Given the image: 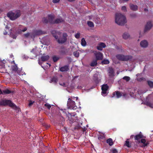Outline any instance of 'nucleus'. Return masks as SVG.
<instances>
[{
    "instance_id": "nucleus-1",
    "label": "nucleus",
    "mask_w": 153,
    "mask_h": 153,
    "mask_svg": "<svg viewBox=\"0 0 153 153\" xmlns=\"http://www.w3.org/2000/svg\"><path fill=\"white\" fill-rule=\"evenodd\" d=\"M116 93H114L113 94V97H116L117 98H119L123 96L126 98H127L129 97V96L133 97L135 98H139V95L143 93L142 92V91L141 90H139L137 91L136 90L134 91L133 90L132 91H131L130 94H124L121 93L119 91H117Z\"/></svg>"
},
{
    "instance_id": "nucleus-2",
    "label": "nucleus",
    "mask_w": 153,
    "mask_h": 153,
    "mask_svg": "<svg viewBox=\"0 0 153 153\" xmlns=\"http://www.w3.org/2000/svg\"><path fill=\"white\" fill-rule=\"evenodd\" d=\"M115 21L117 24L123 25L126 23L127 20L125 16L120 13H117L115 15Z\"/></svg>"
},
{
    "instance_id": "nucleus-3",
    "label": "nucleus",
    "mask_w": 153,
    "mask_h": 153,
    "mask_svg": "<svg viewBox=\"0 0 153 153\" xmlns=\"http://www.w3.org/2000/svg\"><path fill=\"white\" fill-rule=\"evenodd\" d=\"M8 105L16 109H18L19 111V109L13 103L9 100H2L0 101V105Z\"/></svg>"
},
{
    "instance_id": "nucleus-4",
    "label": "nucleus",
    "mask_w": 153,
    "mask_h": 153,
    "mask_svg": "<svg viewBox=\"0 0 153 153\" xmlns=\"http://www.w3.org/2000/svg\"><path fill=\"white\" fill-rule=\"evenodd\" d=\"M53 16L52 15H49L48 17V19L49 22L51 23H58L62 22L63 21V20L60 17L56 19L55 21H53ZM43 21L45 23H47L48 22V21L45 18L43 19Z\"/></svg>"
},
{
    "instance_id": "nucleus-5",
    "label": "nucleus",
    "mask_w": 153,
    "mask_h": 153,
    "mask_svg": "<svg viewBox=\"0 0 153 153\" xmlns=\"http://www.w3.org/2000/svg\"><path fill=\"white\" fill-rule=\"evenodd\" d=\"M42 33L43 32L42 31L36 30L33 31V33H28L26 34H25L24 36L26 37L33 39L35 37L42 34Z\"/></svg>"
},
{
    "instance_id": "nucleus-6",
    "label": "nucleus",
    "mask_w": 153,
    "mask_h": 153,
    "mask_svg": "<svg viewBox=\"0 0 153 153\" xmlns=\"http://www.w3.org/2000/svg\"><path fill=\"white\" fill-rule=\"evenodd\" d=\"M20 14V11H18L15 13L11 12L8 13L7 16L11 20H13L19 17Z\"/></svg>"
},
{
    "instance_id": "nucleus-7",
    "label": "nucleus",
    "mask_w": 153,
    "mask_h": 153,
    "mask_svg": "<svg viewBox=\"0 0 153 153\" xmlns=\"http://www.w3.org/2000/svg\"><path fill=\"white\" fill-rule=\"evenodd\" d=\"M76 114L75 113L71 114L68 112V114H67L68 120L70 123H72L74 122L78 123V120L77 119H76L77 117L75 116Z\"/></svg>"
},
{
    "instance_id": "nucleus-8",
    "label": "nucleus",
    "mask_w": 153,
    "mask_h": 153,
    "mask_svg": "<svg viewBox=\"0 0 153 153\" xmlns=\"http://www.w3.org/2000/svg\"><path fill=\"white\" fill-rule=\"evenodd\" d=\"M67 105L70 109H74L76 108V106L75 105V102L72 100L70 98L68 99Z\"/></svg>"
},
{
    "instance_id": "nucleus-9",
    "label": "nucleus",
    "mask_w": 153,
    "mask_h": 153,
    "mask_svg": "<svg viewBox=\"0 0 153 153\" xmlns=\"http://www.w3.org/2000/svg\"><path fill=\"white\" fill-rule=\"evenodd\" d=\"M108 88V86L107 84H104L102 86V95L103 96H105L107 95V91Z\"/></svg>"
},
{
    "instance_id": "nucleus-10",
    "label": "nucleus",
    "mask_w": 153,
    "mask_h": 153,
    "mask_svg": "<svg viewBox=\"0 0 153 153\" xmlns=\"http://www.w3.org/2000/svg\"><path fill=\"white\" fill-rule=\"evenodd\" d=\"M116 58L119 60L126 61L129 59V57L127 56H124L121 54H118L116 56Z\"/></svg>"
},
{
    "instance_id": "nucleus-11",
    "label": "nucleus",
    "mask_w": 153,
    "mask_h": 153,
    "mask_svg": "<svg viewBox=\"0 0 153 153\" xmlns=\"http://www.w3.org/2000/svg\"><path fill=\"white\" fill-rule=\"evenodd\" d=\"M94 55L96 57V60H101L103 58V55L102 53L97 51L94 52Z\"/></svg>"
},
{
    "instance_id": "nucleus-12",
    "label": "nucleus",
    "mask_w": 153,
    "mask_h": 153,
    "mask_svg": "<svg viewBox=\"0 0 153 153\" xmlns=\"http://www.w3.org/2000/svg\"><path fill=\"white\" fill-rule=\"evenodd\" d=\"M106 46L105 44L103 42H100L98 44L97 46V48L99 50L102 51L103 48H105Z\"/></svg>"
},
{
    "instance_id": "nucleus-13",
    "label": "nucleus",
    "mask_w": 153,
    "mask_h": 153,
    "mask_svg": "<svg viewBox=\"0 0 153 153\" xmlns=\"http://www.w3.org/2000/svg\"><path fill=\"white\" fill-rule=\"evenodd\" d=\"M40 50L39 48L37 49L36 48H33L31 52L34 54L35 57H36L39 54Z\"/></svg>"
},
{
    "instance_id": "nucleus-14",
    "label": "nucleus",
    "mask_w": 153,
    "mask_h": 153,
    "mask_svg": "<svg viewBox=\"0 0 153 153\" xmlns=\"http://www.w3.org/2000/svg\"><path fill=\"white\" fill-rule=\"evenodd\" d=\"M153 25L152 23L151 22H149L146 24L145 27V31L149 30L151 29L152 26Z\"/></svg>"
},
{
    "instance_id": "nucleus-15",
    "label": "nucleus",
    "mask_w": 153,
    "mask_h": 153,
    "mask_svg": "<svg viewBox=\"0 0 153 153\" xmlns=\"http://www.w3.org/2000/svg\"><path fill=\"white\" fill-rule=\"evenodd\" d=\"M27 30V27H23L22 26L20 25L19 27V30L18 31V33L20 34L22 32H25Z\"/></svg>"
},
{
    "instance_id": "nucleus-16",
    "label": "nucleus",
    "mask_w": 153,
    "mask_h": 153,
    "mask_svg": "<svg viewBox=\"0 0 153 153\" xmlns=\"http://www.w3.org/2000/svg\"><path fill=\"white\" fill-rule=\"evenodd\" d=\"M141 143L143 144V146H147L149 144V142L148 141H146L144 139H141L140 141H139V143Z\"/></svg>"
},
{
    "instance_id": "nucleus-17",
    "label": "nucleus",
    "mask_w": 153,
    "mask_h": 153,
    "mask_svg": "<svg viewBox=\"0 0 153 153\" xmlns=\"http://www.w3.org/2000/svg\"><path fill=\"white\" fill-rule=\"evenodd\" d=\"M123 38L125 39H128L131 38L129 33L128 32H125L123 35Z\"/></svg>"
},
{
    "instance_id": "nucleus-18",
    "label": "nucleus",
    "mask_w": 153,
    "mask_h": 153,
    "mask_svg": "<svg viewBox=\"0 0 153 153\" xmlns=\"http://www.w3.org/2000/svg\"><path fill=\"white\" fill-rule=\"evenodd\" d=\"M148 42L146 40L142 41L140 43L141 46L143 48H146L148 45Z\"/></svg>"
},
{
    "instance_id": "nucleus-19",
    "label": "nucleus",
    "mask_w": 153,
    "mask_h": 153,
    "mask_svg": "<svg viewBox=\"0 0 153 153\" xmlns=\"http://www.w3.org/2000/svg\"><path fill=\"white\" fill-rule=\"evenodd\" d=\"M108 75L112 77L114 76V73L112 68H109L108 70Z\"/></svg>"
},
{
    "instance_id": "nucleus-20",
    "label": "nucleus",
    "mask_w": 153,
    "mask_h": 153,
    "mask_svg": "<svg viewBox=\"0 0 153 153\" xmlns=\"http://www.w3.org/2000/svg\"><path fill=\"white\" fill-rule=\"evenodd\" d=\"M58 81L56 77H54L51 79L50 82L54 84H56Z\"/></svg>"
},
{
    "instance_id": "nucleus-21",
    "label": "nucleus",
    "mask_w": 153,
    "mask_h": 153,
    "mask_svg": "<svg viewBox=\"0 0 153 153\" xmlns=\"http://www.w3.org/2000/svg\"><path fill=\"white\" fill-rule=\"evenodd\" d=\"M66 40V38H59L58 40L57 41L59 43H63L65 42Z\"/></svg>"
},
{
    "instance_id": "nucleus-22",
    "label": "nucleus",
    "mask_w": 153,
    "mask_h": 153,
    "mask_svg": "<svg viewBox=\"0 0 153 153\" xmlns=\"http://www.w3.org/2000/svg\"><path fill=\"white\" fill-rule=\"evenodd\" d=\"M144 103L146 105L149 106L151 108L153 109V102H144Z\"/></svg>"
},
{
    "instance_id": "nucleus-23",
    "label": "nucleus",
    "mask_w": 153,
    "mask_h": 153,
    "mask_svg": "<svg viewBox=\"0 0 153 153\" xmlns=\"http://www.w3.org/2000/svg\"><path fill=\"white\" fill-rule=\"evenodd\" d=\"M143 137V135L141 134H139L136 135L135 137V140L139 142L140 139Z\"/></svg>"
},
{
    "instance_id": "nucleus-24",
    "label": "nucleus",
    "mask_w": 153,
    "mask_h": 153,
    "mask_svg": "<svg viewBox=\"0 0 153 153\" xmlns=\"http://www.w3.org/2000/svg\"><path fill=\"white\" fill-rule=\"evenodd\" d=\"M49 58L48 56H43L41 58V60L43 61H45L48 60Z\"/></svg>"
},
{
    "instance_id": "nucleus-25",
    "label": "nucleus",
    "mask_w": 153,
    "mask_h": 153,
    "mask_svg": "<svg viewBox=\"0 0 153 153\" xmlns=\"http://www.w3.org/2000/svg\"><path fill=\"white\" fill-rule=\"evenodd\" d=\"M68 69V66H65L64 67L61 68L60 71H66Z\"/></svg>"
},
{
    "instance_id": "nucleus-26",
    "label": "nucleus",
    "mask_w": 153,
    "mask_h": 153,
    "mask_svg": "<svg viewBox=\"0 0 153 153\" xmlns=\"http://www.w3.org/2000/svg\"><path fill=\"white\" fill-rule=\"evenodd\" d=\"M81 44V45L83 47H85L86 46V42L84 38H83L82 39Z\"/></svg>"
},
{
    "instance_id": "nucleus-27",
    "label": "nucleus",
    "mask_w": 153,
    "mask_h": 153,
    "mask_svg": "<svg viewBox=\"0 0 153 153\" xmlns=\"http://www.w3.org/2000/svg\"><path fill=\"white\" fill-rule=\"evenodd\" d=\"M130 7L131 9L133 10H136L137 9V6L136 5L130 4Z\"/></svg>"
},
{
    "instance_id": "nucleus-28",
    "label": "nucleus",
    "mask_w": 153,
    "mask_h": 153,
    "mask_svg": "<svg viewBox=\"0 0 153 153\" xmlns=\"http://www.w3.org/2000/svg\"><path fill=\"white\" fill-rule=\"evenodd\" d=\"M88 25L90 27H93L94 26V24L93 22L90 21H88L87 22Z\"/></svg>"
},
{
    "instance_id": "nucleus-29",
    "label": "nucleus",
    "mask_w": 153,
    "mask_h": 153,
    "mask_svg": "<svg viewBox=\"0 0 153 153\" xmlns=\"http://www.w3.org/2000/svg\"><path fill=\"white\" fill-rule=\"evenodd\" d=\"M107 143H108L110 146H112L113 144V142L111 138H109L107 140Z\"/></svg>"
},
{
    "instance_id": "nucleus-30",
    "label": "nucleus",
    "mask_w": 153,
    "mask_h": 153,
    "mask_svg": "<svg viewBox=\"0 0 153 153\" xmlns=\"http://www.w3.org/2000/svg\"><path fill=\"white\" fill-rule=\"evenodd\" d=\"M97 64V60H95L93 61L91 63L90 65L91 66H96Z\"/></svg>"
},
{
    "instance_id": "nucleus-31",
    "label": "nucleus",
    "mask_w": 153,
    "mask_h": 153,
    "mask_svg": "<svg viewBox=\"0 0 153 153\" xmlns=\"http://www.w3.org/2000/svg\"><path fill=\"white\" fill-rule=\"evenodd\" d=\"M125 146H126L128 147L129 148L131 147V146L129 144V141L128 139H127L126 141V143L125 144Z\"/></svg>"
},
{
    "instance_id": "nucleus-32",
    "label": "nucleus",
    "mask_w": 153,
    "mask_h": 153,
    "mask_svg": "<svg viewBox=\"0 0 153 153\" xmlns=\"http://www.w3.org/2000/svg\"><path fill=\"white\" fill-rule=\"evenodd\" d=\"M12 69L13 71H16L17 70L18 68L16 65H14L12 67Z\"/></svg>"
},
{
    "instance_id": "nucleus-33",
    "label": "nucleus",
    "mask_w": 153,
    "mask_h": 153,
    "mask_svg": "<svg viewBox=\"0 0 153 153\" xmlns=\"http://www.w3.org/2000/svg\"><path fill=\"white\" fill-rule=\"evenodd\" d=\"M109 62L108 59H104L102 61V63L104 64H109Z\"/></svg>"
},
{
    "instance_id": "nucleus-34",
    "label": "nucleus",
    "mask_w": 153,
    "mask_h": 153,
    "mask_svg": "<svg viewBox=\"0 0 153 153\" xmlns=\"http://www.w3.org/2000/svg\"><path fill=\"white\" fill-rule=\"evenodd\" d=\"M10 91L8 89H5L3 91V94H9L10 93Z\"/></svg>"
},
{
    "instance_id": "nucleus-35",
    "label": "nucleus",
    "mask_w": 153,
    "mask_h": 153,
    "mask_svg": "<svg viewBox=\"0 0 153 153\" xmlns=\"http://www.w3.org/2000/svg\"><path fill=\"white\" fill-rule=\"evenodd\" d=\"M148 83L149 86L151 88L153 87V82L150 81H148Z\"/></svg>"
},
{
    "instance_id": "nucleus-36",
    "label": "nucleus",
    "mask_w": 153,
    "mask_h": 153,
    "mask_svg": "<svg viewBox=\"0 0 153 153\" xmlns=\"http://www.w3.org/2000/svg\"><path fill=\"white\" fill-rule=\"evenodd\" d=\"M59 84L61 86H62L63 87H67V84L66 83H65L64 82H59Z\"/></svg>"
},
{
    "instance_id": "nucleus-37",
    "label": "nucleus",
    "mask_w": 153,
    "mask_h": 153,
    "mask_svg": "<svg viewBox=\"0 0 153 153\" xmlns=\"http://www.w3.org/2000/svg\"><path fill=\"white\" fill-rule=\"evenodd\" d=\"M10 33V36L12 37L13 39H16L17 36L16 34L15 35H13L12 32L11 31Z\"/></svg>"
},
{
    "instance_id": "nucleus-38",
    "label": "nucleus",
    "mask_w": 153,
    "mask_h": 153,
    "mask_svg": "<svg viewBox=\"0 0 153 153\" xmlns=\"http://www.w3.org/2000/svg\"><path fill=\"white\" fill-rule=\"evenodd\" d=\"M123 79L126 80V81H128L130 80V78L128 76H125L123 78Z\"/></svg>"
},
{
    "instance_id": "nucleus-39",
    "label": "nucleus",
    "mask_w": 153,
    "mask_h": 153,
    "mask_svg": "<svg viewBox=\"0 0 153 153\" xmlns=\"http://www.w3.org/2000/svg\"><path fill=\"white\" fill-rule=\"evenodd\" d=\"M74 55L76 57H78L79 56V53L77 51L74 52Z\"/></svg>"
},
{
    "instance_id": "nucleus-40",
    "label": "nucleus",
    "mask_w": 153,
    "mask_h": 153,
    "mask_svg": "<svg viewBox=\"0 0 153 153\" xmlns=\"http://www.w3.org/2000/svg\"><path fill=\"white\" fill-rule=\"evenodd\" d=\"M121 10L123 11L124 12H126L127 11L126 7L125 6H123L122 7Z\"/></svg>"
},
{
    "instance_id": "nucleus-41",
    "label": "nucleus",
    "mask_w": 153,
    "mask_h": 153,
    "mask_svg": "<svg viewBox=\"0 0 153 153\" xmlns=\"http://www.w3.org/2000/svg\"><path fill=\"white\" fill-rule=\"evenodd\" d=\"M80 36V33H76L75 35V37L76 39H78V38H79Z\"/></svg>"
},
{
    "instance_id": "nucleus-42",
    "label": "nucleus",
    "mask_w": 153,
    "mask_h": 153,
    "mask_svg": "<svg viewBox=\"0 0 153 153\" xmlns=\"http://www.w3.org/2000/svg\"><path fill=\"white\" fill-rule=\"evenodd\" d=\"M45 106L47 107L48 108L50 109L51 106L48 103H46L44 105Z\"/></svg>"
},
{
    "instance_id": "nucleus-43",
    "label": "nucleus",
    "mask_w": 153,
    "mask_h": 153,
    "mask_svg": "<svg viewBox=\"0 0 153 153\" xmlns=\"http://www.w3.org/2000/svg\"><path fill=\"white\" fill-rule=\"evenodd\" d=\"M59 59V58L56 56H54L53 57V60L54 62L57 61Z\"/></svg>"
},
{
    "instance_id": "nucleus-44",
    "label": "nucleus",
    "mask_w": 153,
    "mask_h": 153,
    "mask_svg": "<svg viewBox=\"0 0 153 153\" xmlns=\"http://www.w3.org/2000/svg\"><path fill=\"white\" fill-rule=\"evenodd\" d=\"M60 0H53V2L54 3H56L59 2Z\"/></svg>"
},
{
    "instance_id": "nucleus-45",
    "label": "nucleus",
    "mask_w": 153,
    "mask_h": 153,
    "mask_svg": "<svg viewBox=\"0 0 153 153\" xmlns=\"http://www.w3.org/2000/svg\"><path fill=\"white\" fill-rule=\"evenodd\" d=\"M67 36V35L66 33H64L63 34V37L65 38H66Z\"/></svg>"
},
{
    "instance_id": "nucleus-46",
    "label": "nucleus",
    "mask_w": 153,
    "mask_h": 153,
    "mask_svg": "<svg viewBox=\"0 0 153 153\" xmlns=\"http://www.w3.org/2000/svg\"><path fill=\"white\" fill-rule=\"evenodd\" d=\"M34 102V101L33 102L32 101H30L29 102V106H30L32 105V104H33V102Z\"/></svg>"
},
{
    "instance_id": "nucleus-47",
    "label": "nucleus",
    "mask_w": 153,
    "mask_h": 153,
    "mask_svg": "<svg viewBox=\"0 0 153 153\" xmlns=\"http://www.w3.org/2000/svg\"><path fill=\"white\" fill-rule=\"evenodd\" d=\"M112 153H118L117 150L115 149L112 150Z\"/></svg>"
},
{
    "instance_id": "nucleus-48",
    "label": "nucleus",
    "mask_w": 153,
    "mask_h": 153,
    "mask_svg": "<svg viewBox=\"0 0 153 153\" xmlns=\"http://www.w3.org/2000/svg\"><path fill=\"white\" fill-rule=\"evenodd\" d=\"M53 36L56 39H58V36L56 35H53Z\"/></svg>"
},
{
    "instance_id": "nucleus-49",
    "label": "nucleus",
    "mask_w": 153,
    "mask_h": 153,
    "mask_svg": "<svg viewBox=\"0 0 153 153\" xmlns=\"http://www.w3.org/2000/svg\"><path fill=\"white\" fill-rule=\"evenodd\" d=\"M144 78H141L139 80V81H141V80H143Z\"/></svg>"
},
{
    "instance_id": "nucleus-50",
    "label": "nucleus",
    "mask_w": 153,
    "mask_h": 153,
    "mask_svg": "<svg viewBox=\"0 0 153 153\" xmlns=\"http://www.w3.org/2000/svg\"><path fill=\"white\" fill-rule=\"evenodd\" d=\"M8 26H7L6 27V31H7L8 30V29L7 28L8 27Z\"/></svg>"
},
{
    "instance_id": "nucleus-51",
    "label": "nucleus",
    "mask_w": 153,
    "mask_h": 153,
    "mask_svg": "<svg viewBox=\"0 0 153 153\" xmlns=\"http://www.w3.org/2000/svg\"><path fill=\"white\" fill-rule=\"evenodd\" d=\"M4 35H6L7 34V32L6 31L5 32H4Z\"/></svg>"
},
{
    "instance_id": "nucleus-52",
    "label": "nucleus",
    "mask_w": 153,
    "mask_h": 153,
    "mask_svg": "<svg viewBox=\"0 0 153 153\" xmlns=\"http://www.w3.org/2000/svg\"><path fill=\"white\" fill-rule=\"evenodd\" d=\"M39 64L40 65H41V63H40V61H39Z\"/></svg>"
},
{
    "instance_id": "nucleus-53",
    "label": "nucleus",
    "mask_w": 153,
    "mask_h": 153,
    "mask_svg": "<svg viewBox=\"0 0 153 153\" xmlns=\"http://www.w3.org/2000/svg\"><path fill=\"white\" fill-rule=\"evenodd\" d=\"M74 98H75V97H71V98H72V99H74Z\"/></svg>"
},
{
    "instance_id": "nucleus-54",
    "label": "nucleus",
    "mask_w": 153,
    "mask_h": 153,
    "mask_svg": "<svg viewBox=\"0 0 153 153\" xmlns=\"http://www.w3.org/2000/svg\"><path fill=\"white\" fill-rule=\"evenodd\" d=\"M75 98H76V100H77L78 99V97H75Z\"/></svg>"
},
{
    "instance_id": "nucleus-55",
    "label": "nucleus",
    "mask_w": 153,
    "mask_h": 153,
    "mask_svg": "<svg viewBox=\"0 0 153 153\" xmlns=\"http://www.w3.org/2000/svg\"><path fill=\"white\" fill-rule=\"evenodd\" d=\"M147 9H144V10H145V11H147Z\"/></svg>"
},
{
    "instance_id": "nucleus-56",
    "label": "nucleus",
    "mask_w": 153,
    "mask_h": 153,
    "mask_svg": "<svg viewBox=\"0 0 153 153\" xmlns=\"http://www.w3.org/2000/svg\"><path fill=\"white\" fill-rule=\"evenodd\" d=\"M13 56H10V57H11V58H12Z\"/></svg>"
},
{
    "instance_id": "nucleus-57",
    "label": "nucleus",
    "mask_w": 153,
    "mask_h": 153,
    "mask_svg": "<svg viewBox=\"0 0 153 153\" xmlns=\"http://www.w3.org/2000/svg\"><path fill=\"white\" fill-rule=\"evenodd\" d=\"M12 62H12H13V63L14 64L15 63L14 62V61H13Z\"/></svg>"
},
{
    "instance_id": "nucleus-58",
    "label": "nucleus",
    "mask_w": 153,
    "mask_h": 153,
    "mask_svg": "<svg viewBox=\"0 0 153 153\" xmlns=\"http://www.w3.org/2000/svg\"><path fill=\"white\" fill-rule=\"evenodd\" d=\"M78 88H79V89H80V87H78Z\"/></svg>"
},
{
    "instance_id": "nucleus-59",
    "label": "nucleus",
    "mask_w": 153,
    "mask_h": 153,
    "mask_svg": "<svg viewBox=\"0 0 153 153\" xmlns=\"http://www.w3.org/2000/svg\"><path fill=\"white\" fill-rule=\"evenodd\" d=\"M49 64V67H50V66H51L50 64Z\"/></svg>"
},
{
    "instance_id": "nucleus-60",
    "label": "nucleus",
    "mask_w": 153,
    "mask_h": 153,
    "mask_svg": "<svg viewBox=\"0 0 153 153\" xmlns=\"http://www.w3.org/2000/svg\"><path fill=\"white\" fill-rule=\"evenodd\" d=\"M92 19V18H89V19Z\"/></svg>"
},
{
    "instance_id": "nucleus-61",
    "label": "nucleus",
    "mask_w": 153,
    "mask_h": 153,
    "mask_svg": "<svg viewBox=\"0 0 153 153\" xmlns=\"http://www.w3.org/2000/svg\"><path fill=\"white\" fill-rule=\"evenodd\" d=\"M57 34H59V33H56Z\"/></svg>"
}]
</instances>
